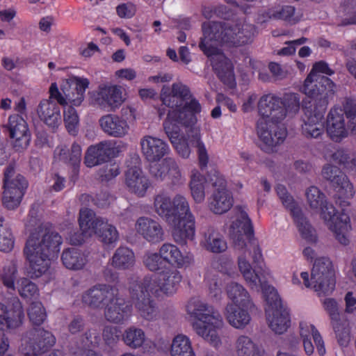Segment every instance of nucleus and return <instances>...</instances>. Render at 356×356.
I'll list each match as a JSON object with an SVG mask.
<instances>
[{
    "label": "nucleus",
    "mask_w": 356,
    "mask_h": 356,
    "mask_svg": "<svg viewBox=\"0 0 356 356\" xmlns=\"http://www.w3.org/2000/svg\"><path fill=\"white\" fill-rule=\"evenodd\" d=\"M141 152L145 159L149 163L159 161L168 154L169 147L160 138L145 136L140 139Z\"/></svg>",
    "instance_id": "obj_22"
},
{
    "label": "nucleus",
    "mask_w": 356,
    "mask_h": 356,
    "mask_svg": "<svg viewBox=\"0 0 356 356\" xmlns=\"http://www.w3.org/2000/svg\"><path fill=\"white\" fill-rule=\"evenodd\" d=\"M28 316L30 321L35 325H41L46 319L45 309L40 302H33L29 309Z\"/></svg>",
    "instance_id": "obj_57"
},
{
    "label": "nucleus",
    "mask_w": 356,
    "mask_h": 356,
    "mask_svg": "<svg viewBox=\"0 0 356 356\" xmlns=\"http://www.w3.org/2000/svg\"><path fill=\"white\" fill-rule=\"evenodd\" d=\"M163 126L165 133L178 154L183 158H188L191 154V149L186 140L180 134L179 126L169 122H163Z\"/></svg>",
    "instance_id": "obj_39"
},
{
    "label": "nucleus",
    "mask_w": 356,
    "mask_h": 356,
    "mask_svg": "<svg viewBox=\"0 0 356 356\" xmlns=\"http://www.w3.org/2000/svg\"><path fill=\"white\" fill-rule=\"evenodd\" d=\"M137 288V293L141 295H147L150 297V294L156 296H160L163 293V288L161 284L159 276L151 277H145L143 280L137 278H131L129 281V291H132L133 289Z\"/></svg>",
    "instance_id": "obj_37"
},
{
    "label": "nucleus",
    "mask_w": 356,
    "mask_h": 356,
    "mask_svg": "<svg viewBox=\"0 0 356 356\" xmlns=\"http://www.w3.org/2000/svg\"><path fill=\"white\" fill-rule=\"evenodd\" d=\"M118 291L108 284H99L87 291L82 296L83 302L91 308L106 307L115 300Z\"/></svg>",
    "instance_id": "obj_20"
},
{
    "label": "nucleus",
    "mask_w": 356,
    "mask_h": 356,
    "mask_svg": "<svg viewBox=\"0 0 356 356\" xmlns=\"http://www.w3.org/2000/svg\"><path fill=\"white\" fill-rule=\"evenodd\" d=\"M89 81L86 78L70 76L61 86V90L67 98V101L74 106L81 104L84 99V94L88 87Z\"/></svg>",
    "instance_id": "obj_23"
},
{
    "label": "nucleus",
    "mask_w": 356,
    "mask_h": 356,
    "mask_svg": "<svg viewBox=\"0 0 356 356\" xmlns=\"http://www.w3.org/2000/svg\"><path fill=\"white\" fill-rule=\"evenodd\" d=\"M101 341V330L94 326L88 328L81 335L72 338L67 348L71 356H102L93 350L99 346Z\"/></svg>",
    "instance_id": "obj_18"
},
{
    "label": "nucleus",
    "mask_w": 356,
    "mask_h": 356,
    "mask_svg": "<svg viewBox=\"0 0 356 356\" xmlns=\"http://www.w3.org/2000/svg\"><path fill=\"white\" fill-rule=\"evenodd\" d=\"M163 104L172 108L164 122L173 124H195L196 114L201 112V105L193 97L190 88L181 82L172 83L171 87L163 86L160 94Z\"/></svg>",
    "instance_id": "obj_4"
},
{
    "label": "nucleus",
    "mask_w": 356,
    "mask_h": 356,
    "mask_svg": "<svg viewBox=\"0 0 356 356\" xmlns=\"http://www.w3.org/2000/svg\"><path fill=\"white\" fill-rule=\"evenodd\" d=\"M54 154L60 161L70 164L73 167V174L77 176L79 171V165L81 161L82 149L76 143H74L70 149L65 146H58L56 148Z\"/></svg>",
    "instance_id": "obj_38"
},
{
    "label": "nucleus",
    "mask_w": 356,
    "mask_h": 356,
    "mask_svg": "<svg viewBox=\"0 0 356 356\" xmlns=\"http://www.w3.org/2000/svg\"><path fill=\"white\" fill-rule=\"evenodd\" d=\"M307 203L310 209L320 212L321 218L333 232L337 241L343 245L349 243L348 233L351 229L350 218L345 213L334 220L337 210L327 202L325 195L316 186H310L305 191Z\"/></svg>",
    "instance_id": "obj_6"
},
{
    "label": "nucleus",
    "mask_w": 356,
    "mask_h": 356,
    "mask_svg": "<svg viewBox=\"0 0 356 356\" xmlns=\"http://www.w3.org/2000/svg\"><path fill=\"white\" fill-rule=\"evenodd\" d=\"M208 31L217 42L232 45H243L252 41L255 28L245 22L231 23L209 22L202 24V31Z\"/></svg>",
    "instance_id": "obj_8"
},
{
    "label": "nucleus",
    "mask_w": 356,
    "mask_h": 356,
    "mask_svg": "<svg viewBox=\"0 0 356 356\" xmlns=\"http://www.w3.org/2000/svg\"><path fill=\"white\" fill-rule=\"evenodd\" d=\"M258 110L262 118L257 122V134L261 140L272 147L282 143L286 137V129L281 122L285 118L282 99L273 94L261 97Z\"/></svg>",
    "instance_id": "obj_5"
},
{
    "label": "nucleus",
    "mask_w": 356,
    "mask_h": 356,
    "mask_svg": "<svg viewBox=\"0 0 356 356\" xmlns=\"http://www.w3.org/2000/svg\"><path fill=\"white\" fill-rule=\"evenodd\" d=\"M171 356H195L189 338L184 334H178L172 342Z\"/></svg>",
    "instance_id": "obj_50"
},
{
    "label": "nucleus",
    "mask_w": 356,
    "mask_h": 356,
    "mask_svg": "<svg viewBox=\"0 0 356 356\" xmlns=\"http://www.w3.org/2000/svg\"><path fill=\"white\" fill-rule=\"evenodd\" d=\"M172 160V158H165L161 163H153L149 166V172L152 177L157 180H163L168 175V170L170 168L167 161Z\"/></svg>",
    "instance_id": "obj_62"
},
{
    "label": "nucleus",
    "mask_w": 356,
    "mask_h": 356,
    "mask_svg": "<svg viewBox=\"0 0 356 356\" xmlns=\"http://www.w3.org/2000/svg\"><path fill=\"white\" fill-rule=\"evenodd\" d=\"M321 73L332 75L334 71L324 61L316 63L305 80L302 91L309 98L329 99L334 92L335 85L328 77Z\"/></svg>",
    "instance_id": "obj_11"
},
{
    "label": "nucleus",
    "mask_w": 356,
    "mask_h": 356,
    "mask_svg": "<svg viewBox=\"0 0 356 356\" xmlns=\"http://www.w3.org/2000/svg\"><path fill=\"white\" fill-rule=\"evenodd\" d=\"M79 222L83 234L88 236L95 234L106 245L115 243L119 238L115 227L104 218L97 216L91 209L85 208L80 210Z\"/></svg>",
    "instance_id": "obj_13"
},
{
    "label": "nucleus",
    "mask_w": 356,
    "mask_h": 356,
    "mask_svg": "<svg viewBox=\"0 0 356 356\" xmlns=\"http://www.w3.org/2000/svg\"><path fill=\"white\" fill-rule=\"evenodd\" d=\"M328 105V99L314 97L305 102L301 117L302 134L307 138H317L324 131L323 119Z\"/></svg>",
    "instance_id": "obj_12"
},
{
    "label": "nucleus",
    "mask_w": 356,
    "mask_h": 356,
    "mask_svg": "<svg viewBox=\"0 0 356 356\" xmlns=\"http://www.w3.org/2000/svg\"><path fill=\"white\" fill-rule=\"evenodd\" d=\"M122 88L117 86L99 88L96 97L97 103L102 108L115 109L124 102Z\"/></svg>",
    "instance_id": "obj_35"
},
{
    "label": "nucleus",
    "mask_w": 356,
    "mask_h": 356,
    "mask_svg": "<svg viewBox=\"0 0 356 356\" xmlns=\"http://www.w3.org/2000/svg\"><path fill=\"white\" fill-rule=\"evenodd\" d=\"M64 122L69 134L76 136L79 130V118L73 107L70 106L64 111Z\"/></svg>",
    "instance_id": "obj_56"
},
{
    "label": "nucleus",
    "mask_w": 356,
    "mask_h": 356,
    "mask_svg": "<svg viewBox=\"0 0 356 356\" xmlns=\"http://www.w3.org/2000/svg\"><path fill=\"white\" fill-rule=\"evenodd\" d=\"M159 251L165 263L173 264L179 268H186L194 261L192 254H183L178 247L172 243H163Z\"/></svg>",
    "instance_id": "obj_27"
},
{
    "label": "nucleus",
    "mask_w": 356,
    "mask_h": 356,
    "mask_svg": "<svg viewBox=\"0 0 356 356\" xmlns=\"http://www.w3.org/2000/svg\"><path fill=\"white\" fill-rule=\"evenodd\" d=\"M226 291L228 298L234 305L252 309L254 304L248 291L240 284L231 282L227 286Z\"/></svg>",
    "instance_id": "obj_42"
},
{
    "label": "nucleus",
    "mask_w": 356,
    "mask_h": 356,
    "mask_svg": "<svg viewBox=\"0 0 356 356\" xmlns=\"http://www.w3.org/2000/svg\"><path fill=\"white\" fill-rule=\"evenodd\" d=\"M300 334L302 339L304 349L307 355H312L314 350L311 341V337L314 339L319 355L322 356L325 353L324 341L322 337L313 325L305 321H301L300 323Z\"/></svg>",
    "instance_id": "obj_26"
},
{
    "label": "nucleus",
    "mask_w": 356,
    "mask_h": 356,
    "mask_svg": "<svg viewBox=\"0 0 356 356\" xmlns=\"http://www.w3.org/2000/svg\"><path fill=\"white\" fill-rule=\"evenodd\" d=\"M346 118L349 119L348 128L356 134V103L347 101L344 106Z\"/></svg>",
    "instance_id": "obj_64"
},
{
    "label": "nucleus",
    "mask_w": 356,
    "mask_h": 356,
    "mask_svg": "<svg viewBox=\"0 0 356 356\" xmlns=\"http://www.w3.org/2000/svg\"><path fill=\"white\" fill-rule=\"evenodd\" d=\"M28 186L25 178L21 175H16L15 168L10 164L4 171L3 194L2 201L8 209L17 207Z\"/></svg>",
    "instance_id": "obj_15"
},
{
    "label": "nucleus",
    "mask_w": 356,
    "mask_h": 356,
    "mask_svg": "<svg viewBox=\"0 0 356 356\" xmlns=\"http://www.w3.org/2000/svg\"><path fill=\"white\" fill-rule=\"evenodd\" d=\"M282 99V107L286 111L285 118L295 115L300 109V96L297 93H286Z\"/></svg>",
    "instance_id": "obj_53"
},
{
    "label": "nucleus",
    "mask_w": 356,
    "mask_h": 356,
    "mask_svg": "<svg viewBox=\"0 0 356 356\" xmlns=\"http://www.w3.org/2000/svg\"><path fill=\"white\" fill-rule=\"evenodd\" d=\"M143 263L150 271L156 272L163 269L165 261L160 253H147L144 256Z\"/></svg>",
    "instance_id": "obj_61"
},
{
    "label": "nucleus",
    "mask_w": 356,
    "mask_h": 356,
    "mask_svg": "<svg viewBox=\"0 0 356 356\" xmlns=\"http://www.w3.org/2000/svg\"><path fill=\"white\" fill-rule=\"evenodd\" d=\"M37 113L40 119L53 129L58 127L61 123L60 106L51 99L40 101Z\"/></svg>",
    "instance_id": "obj_33"
},
{
    "label": "nucleus",
    "mask_w": 356,
    "mask_h": 356,
    "mask_svg": "<svg viewBox=\"0 0 356 356\" xmlns=\"http://www.w3.org/2000/svg\"><path fill=\"white\" fill-rule=\"evenodd\" d=\"M63 265L70 270H80L84 267L87 260L84 254L76 248L65 250L61 255Z\"/></svg>",
    "instance_id": "obj_46"
},
{
    "label": "nucleus",
    "mask_w": 356,
    "mask_h": 356,
    "mask_svg": "<svg viewBox=\"0 0 356 356\" xmlns=\"http://www.w3.org/2000/svg\"><path fill=\"white\" fill-rule=\"evenodd\" d=\"M120 332L111 325H105L102 329V336L104 343L109 348H113L118 343L120 339Z\"/></svg>",
    "instance_id": "obj_60"
},
{
    "label": "nucleus",
    "mask_w": 356,
    "mask_h": 356,
    "mask_svg": "<svg viewBox=\"0 0 356 356\" xmlns=\"http://www.w3.org/2000/svg\"><path fill=\"white\" fill-rule=\"evenodd\" d=\"M114 148L109 141H102L90 146L85 154L84 163L92 168L108 161L113 155Z\"/></svg>",
    "instance_id": "obj_25"
},
{
    "label": "nucleus",
    "mask_w": 356,
    "mask_h": 356,
    "mask_svg": "<svg viewBox=\"0 0 356 356\" xmlns=\"http://www.w3.org/2000/svg\"><path fill=\"white\" fill-rule=\"evenodd\" d=\"M9 131L17 151L24 149L29 146L31 135L27 123L22 116L14 115L9 118Z\"/></svg>",
    "instance_id": "obj_21"
},
{
    "label": "nucleus",
    "mask_w": 356,
    "mask_h": 356,
    "mask_svg": "<svg viewBox=\"0 0 356 356\" xmlns=\"http://www.w3.org/2000/svg\"><path fill=\"white\" fill-rule=\"evenodd\" d=\"M195 124H179V127H185L188 139L190 140L192 145L196 147L200 166L203 170L207 167L209 154L204 144L201 141L200 129Z\"/></svg>",
    "instance_id": "obj_40"
},
{
    "label": "nucleus",
    "mask_w": 356,
    "mask_h": 356,
    "mask_svg": "<svg viewBox=\"0 0 356 356\" xmlns=\"http://www.w3.org/2000/svg\"><path fill=\"white\" fill-rule=\"evenodd\" d=\"M204 179L200 174H194L190 182V187L193 198L197 203L204 201L205 197Z\"/></svg>",
    "instance_id": "obj_54"
},
{
    "label": "nucleus",
    "mask_w": 356,
    "mask_h": 356,
    "mask_svg": "<svg viewBox=\"0 0 356 356\" xmlns=\"http://www.w3.org/2000/svg\"><path fill=\"white\" fill-rule=\"evenodd\" d=\"M229 235L236 250L245 251L248 249L252 253L254 268L246 259L245 252L238 259L239 270L247 284L257 291L273 287L267 283L270 272L264 263L261 250L254 238L251 220L245 211L241 210L237 219L231 225Z\"/></svg>",
    "instance_id": "obj_1"
},
{
    "label": "nucleus",
    "mask_w": 356,
    "mask_h": 356,
    "mask_svg": "<svg viewBox=\"0 0 356 356\" xmlns=\"http://www.w3.org/2000/svg\"><path fill=\"white\" fill-rule=\"evenodd\" d=\"M99 123L105 134L114 138L124 137L129 129L127 122L115 115H105L99 119Z\"/></svg>",
    "instance_id": "obj_30"
},
{
    "label": "nucleus",
    "mask_w": 356,
    "mask_h": 356,
    "mask_svg": "<svg viewBox=\"0 0 356 356\" xmlns=\"http://www.w3.org/2000/svg\"><path fill=\"white\" fill-rule=\"evenodd\" d=\"M273 18L275 20L282 19L287 20L291 22H296L298 21L294 17L295 8L292 6L289 5H278L272 8Z\"/></svg>",
    "instance_id": "obj_55"
},
{
    "label": "nucleus",
    "mask_w": 356,
    "mask_h": 356,
    "mask_svg": "<svg viewBox=\"0 0 356 356\" xmlns=\"http://www.w3.org/2000/svg\"><path fill=\"white\" fill-rule=\"evenodd\" d=\"M187 313L197 321L193 323L195 333L213 346L220 344L218 330L223 325L220 313L199 298H191L186 305Z\"/></svg>",
    "instance_id": "obj_7"
},
{
    "label": "nucleus",
    "mask_w": 356,
    "mask_h": 356,
    "mask_svg": "<svg viewBox=\"0 0 356 356\" xmlns=\"http://www.w3.org/2000/svg\"><path fill=\"white\" fill-rule=\"evenodd\" d=\"M221 43V42H217L208 31H204L199 47L210 58L213 69L218 78L225 84L232 87L234 81L232 64L218 47Z\"/></svg>",
    "instance_id": "obj_9"
},
{
    "label": "nucleus",
    "mask_w": 356,
    "mask_h": 356,
    "mask_svg": "<svg viewBox=\"0 0 356 356\" xmlns=\"http://www.w3.org/2000/svg\"><path fill=\"white\" fill-rule=\"evenodd\" d=\"M136 229L149 242L154 243L163 240V230L161 225L150 218H139L136 223Z\"/></svg>",
    "instance_id": "obj_28"
},
{
    "label": "nucleus",
    "mask_w": 356,
    "mask_h": 356,
    "mask_svg": "<svg viewBox=\"0 0 356 356\" xmlns=\"http://www.w3.org/2000/svg\"><path fill=\"white\" fill-rule=\"evenodd\" d=\"M17 285L18 292L24 298H31L38 295V289L36 284L27 278L19 279Z\"/></svg>",
    "instance_id": "obj_58"
},
{
    "label": "nucleus",
    "mask_w": 356,
    "mask_h": 356,
    "mask_svg": "<svg viewBox=\"0 0 356 356\" xmlns=\"http://www.w3.org/2000/svg\"><path fill=\"white\" fill-rule=\"evenodd\" d=\"M154 211L172 227V236L179 245H186L193 239L195 232V217L186 197L176 195L172 200L164 191L154 198Z\"/></svg>",
    "instance_id": "obj_3"
},
{
    "label": "nucleus",
    "mask_w": 356,
    "mask_h": 356,
    "mask_svg": "<svg viewBox=\"0 0 356 356\" xmlns=\"http://www.w3.org/2000/svg\"><path fill=\"white\" fill-rule=\"evenodd\" d=\"M275 190L284 207L290 211L301 236L309 242H315L316 236L314 229L304 216L293 197L288 193L286 187L278 184Z\"/></svg>",
    "instance_id": "obj_17"
},
{
    "label": "nucleus",
    "mask_w": 356,
    "mask_h": 356,
    "mask_svg": "<svg viewBox=\"0 0 356 356\" xmlns=\"http://www.w3.org/2000/svg\"><path fill=\"white\" fill-rule=\"evenodd\" d=\"M61 236L47 225H40L29 236L23 250L29 261L27 275L37 279L44 275L50 267L51 257L60 251Z\"/></svg>",
    "instance_id": "obj_2"
},
{
    "label": "nucleus",
    "mask_w": 356,
    "mask_h": 356,
    "mask_svg": "<svg viewBox=\"0 0 356 356\" xmlns=\"http://www.w3.org/2000/svg\"><path fill=\"white\" fill-rule=\"evenodd\" d=\"M158 276L163 288V293L165 294L175 293L182 280L180 272L175 268H168Z\"/></svg>",
    "instance_id": "obj_45"
},
{
    "label": "nucleus",
    "mask_w": 356,
    "mask_h": 356,
    "mask_svg": "<svg viewBox=\"0 0 356 356\" xmlns=\"http://www.w3.org/2000/svg\"><path fill=\"white\" fill-rule=\"evenodd\" d=\"M330 324L339 345L343 346H347L350 339L349 323L348 319L341 314L337 317L330 319Z\"/></svg>",
    "instance_id": "obj_49"
},
{
    "label": "nucleus",
    "mask_w": 356,
    "mask_h": 356,
    "mask_svg": "<svg viewBox=\"0 0 356 356\" xmlns=\"http://www.w3.org/2000/svg\"><path fill=\"white\" fill-rule=\"evenodd\" d=\"M131 313V306L124 298L115 296L105 308L104 317L109 323L122 324L128 320Z\"/></svg>",
    "instance_id": "obj_24"
},
{
    "label": "nucleus",
    "mask_w": 356,
    "mask_h": 356,
    "mask_svg": "<svg viewBox=\"0 0 356 356\" xmlns=\"http://www.w3.org/2000/svg\"><path fill=\"white\" fill-rule=\"evenodd\" d=\"M17 275V265L15 261L12 260L0 270V280L8 289L15 291Z\"/></svg>",
    "instance_id": "obj_51"
},
{
    "label": "nucleus",
    "mask_w": 356,
    "mask_h": 356,
    "mask_svg": "<svg viewBox=\"0 0 356 356\" xmlns=\"http://www.w3.org/2000/svg\"><path fill=\"white\" fill-rule=\"evenodd\" d=\"M300 277L306 287H312L318 296L330 295L335 287L332 264L328 258L321 257L315 260L311 273V281L307 272H302Z\"/></svg>",
    "instance_id": "obj_10"
},
{
    "label": "nucleus",
    "mask_w": 356,
    "mask_h": 356,
    "mask_svg": "<svg viewBox=\"0 0 356 356\" xmlns=\"http://www.w3.org/2000/svg\"><path fill=\"white\" fill-rule=\"evenodd\" d=\"M235 352L237 356H264V352L248 336H239L235 342Z\"/></svg>",
    "instance_id": "obj_47"
},
{
    "label": "nucleus",
    "mask_w": 356,
    "mask_h": 356,
    "mask_svg": "<svg viewBox=\"0 0 356 356\" xmlns=\"http://www.w3.org/2000/svg\"><path fill=\"white\" fill-rule=\"evenodd\" d=\"M56 343L54 334L42 327L27 330L21 339L19 350L26 356H38Z\"/></svg>",
    "instance_id": "obj_16"
},
{
    "label": "nucleus",
    "mask_w": 356,
    "mask_h": 356,
    "mask_svg": "<svg viewBox=\"0 0 356 356\" xmlns=\"http://www.w3.org/2000/svg\"><path fill=\"white\" fill-rule=\"evenodd\" d=\"M208 182L214 188L210 199V209L216 214L228 211L233 205V197L227 189V182L220 172L215 171L209 175Z\"/></svg>",
    "instance_id": "obj_19"
},
{
    "label": "nucleus",
    "mask_w": 356,
    "mask_h": 356,
    "mask_svg": "<svg viewBox=\"0 0 356 356\" xmlns=\"http://www.w3.org/2000/svg\"><path fill=\"white\" fill-rule=\"evenodd\" d=\"M227 304L225 308V317L229 323L237 329H243L249 324L251 320L250 315L245 307Z\"/></svg>",
    "instance_id": "obj_43"
},
{
    "label": "nucleus",
    "mask_w": 356,
    "mask_h": 356,
    "mask_svg": "<svg viewBox=\"0 0 356 356\" xmlns=\"http://www.w3.org/2000/svg\"><path fill=\"white\" fill-rule=\"evenodd\" d=\"M327 132L334 141H339L347 136L344 112L341 109H331L327 118Z\"/></svg>",
    "instance_id": "obj_31"
},
{
    "label": "nucleus",
    "mask_w": 356,
    "mask_h": 356,
    "mask_svg": "<svg viewBox=\"0 0 356 356\" xmlns=\"http://www.w3.org/2000/svg\"><path fill=\"white\" fill-rule=\"evenodd\" d=\"M322 175L334 187L344 190L347 196L354 195L355 191L353 184L348 180V177L338 167L330 164L325 165L322 170Z\"/></svg>",
    "instance_id": "obj_29"
},
{
    "label": "nucleus",
    "mask_w": 356,
    "mask_h": 356,
    "mask_svg": "<svg viewBox=\"0 0 356 356\" xmlns=\"http://www.w3.org/2000/svg\"><path fill=\"white\" fill-rule=\"evenodd\" d=\"M203 239L202 244L204 248L213 253H221L227 248L223 236L212 225H206L202 229Z\"/></svg>",
    "instance_id": "obj_34"
},
{
    "label": "nucleus",
    "mask_w": 356,
    "mask_h": 356,
    "mask_svg": "<svg viewBox=\"0 0 356 356\" xmlns=\"http://www.w3.org/2000/svg\"><path fill=\"white\" fill-rule=\"evenodd\" d=\"M102 181H108L120 174L119 165L115 163H108L102 167L99 171Z\"/></svg>",
    "instance_id": "obj_63"
},
{
    "label": "nucleus",
    "mask_w": 356,
    "mask_h": 356,
    "mask_svg": "<svg viewBox=\"0 0 356 356\" xmlns=\"http://www.w3.org/2000/svg\"><path fill=\"white\" fill-rule=\"evenodd\" d=\"M126 184L129 190L139 197H143L149 186L148 178L143 174L141 169L134 166L126 172Z\"/></svg>",
    "instance_id": "obj_36"
},
{
    "label": "nucleus",
    "mask_w": 356,
    "mask_h": 356,
    "mask_svg": "<svg viewBox=\"0 0 356 356\" xmlns=\"http://www.w3.org/2000/svg\"><path fill=\"white\" fill-rule=\"evenodd\" d=\"M135 254L131 249L120 246L113 254L111 265L117 270H129L135 264Z\"/></svg>",
    "instance_id": "obj_44"
},
{
    "label": "nucleus",
    "mask_w": 356,
    "mask_h": 356,
    "mask_svg": "<svg viewBox=\"0 0 356 356\" xmlns=\"http://www.w3.org/2000/svg\"><path fill=\"white\" fill-rule=\"evenodd\" d=\"M262 293L266 302L265 311L269 327L276 334H283L290 325L288 309L282 303L274 287L264 288Z\"/></svg>",
    "instance_id": "obj_14"
},
{
    "label": "nucleus",
    "mask_w": 356,
    "mask_h": 356,
    "mask_svg": "<svg viewBox=\"0 0 356 356\" xmlns=\"http://www.w3.org/2000/svg\"><path fill=\"white\" fill-rule=\"evenodd\" d=\"M24 318V312L20 305L8 310L7 307L0 302V330L18 327Z\"/></svg>",
    "instance_id": "obj_41"
},
{
    "label": "nucleus",
    "mask_w": 356,
    "mask_h": 356,
    "mask_svg": "<svg viewBox=\"0 0 356 356\" xmlns=\"http://www.w3.org/2000/svg\"><path fill=\"white\" fill-rule=\"evenodd\" d=\"M3 218H0V251L10 252L15 244V238L10 228L7 224H3Z\"/></svg>",
    "instance_id": "obj_52"
},
{
    "label": "nucleus",
    "mask_w": 356,
    "mask_h": 356,
    "mask_svg": "<svg viewBox=\"0 0 356 356\" xmlns=\"http://www.w3.org/2000/svg\"><path fill=\"white\" fill-rule=\"evenodd\" d=\"M122 339L126 346L131 349L140 348L145 341V334L143 329L132 325L124 330Z\"/></svg>",
    "instance_id": "obj_48"
},
{
    "label": "nucleus",
    "mask_w": 356,
    "mask_h": 356,
    "mask_svg": "<svg viewBox=\"0 0 356 356\" xmlns=\"http://www.w3.org/2000/svg\"><path fill=\"white\" fill-rule=\"evenodd\" d=\"M207 282L209 289V294L214 300L218 301L222 296V281L218 275H208Z\"/></svg>",
    "instance_id": "obj_59"
},
{
    "label": "nucleus",
    "mask_w": 356,
    "mask_h": 356,
    "mask_svg": "<svg viewBox=\"0 0 356 356\" xmlns=\"http://www.w3.org/2000/svg\"><path fill=\"white\" fill-rule=\"evenodd\" d=\"M137 288L129 291L130 298L140 316L147 321H153L158 316L156 303L147 295L137 293Z\"/></svg>",
    "instance_id": "obj_32"
}]
</instances>
